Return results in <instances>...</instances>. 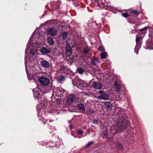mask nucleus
<instances>
[{
  "label": "nucleus",
  "instance_id": "obj_1",
  "mask_svg": "<svg viewBox=\"0 0 153 153\" xmlns=\"http://www.w3.org/2000/svg\"><path fill=\"white\" fill-rule=\"evenodd\" d=\"M72 83L74 85L81 89H82L86 86V83L83 80L79 79L76 78L74 80H72Z\"/></svg>",
  "mask_w": 153,
  "mask_h": 153
},
{
  "label": "nucleus",
  "instance_id": "obj_2",
  "mask_svg": "<svg viewBox=\"0 0 153 153\" xmlns=\"http://www.w3.org/2000/svg\"><path fill=\"white\" fill-rule=\"evenodd\" d=\"M27 76L29 80L33 79L34 81L37 82L38 80L39 81V79L41 77V74L40 73H37L33 74L31 76L27 74Z\"/></svg>",
  "mask_w": 153,
  "mask_h": 153
},
{
  "label": "nucleus",
  "instance_id": "obj_3",
  "mask_svg": "<svg viewBox=\"0 0 153 153\" xmlns=\"http://www.w3.org/2000/svg\"><path fill=\"white\" fill-rule=\"evenodd\" d=\"M39 82L43 86H48L50 83L49 79L45 77L42 76L39 79Z\"/></svg>",
  "mask_w": 153,
  "mask_h": 153
},
{
  "label": "nucleus",
  "instance_id": "obj_4",
  "mask_svg": "<svg viewBox=\"0 0 153 153\" xmlns=\"http://www.w3.org/2000/svg\"><path fill=\"white\" fill-rule=\"evenodd\" d=\"M126 120L125 116H120L119 118L117 123V126H116L118 128H120V127L124 123Z\"/></svg>",
  "mask_w": 153,
  "mask_h": 153
},
{
  "label": "nucleus",
  "instance_id": "obj_5",
  "mask_svg": "<svg viewBox=\"0 0 153 153\" xmlns=\"http://www.w3.org/2000/svg\"><path fill=\"white\" fill-rule=\"evenodd\" d=\"M136 42L137 45L135 47L134 50L135 52L137 54L138 53V51L139 50L141 45L142 39H136Z\"/></svg>",
  "mask_w": 153,
  "mask_h": 153
},
{
  "label": "nucleus",
  "instance_id": "obj_6",
  "mask_svg": "<svg viewBox=\"0 0 153 153\" xmlns=\"http://www.w3.org/2000/svg\"><path fill=\"white\" fill-rule=\"evenodd\" d=\"M66 54L68 56H70L72 53V50L69 44H66L65 47Z\"/></svg>",
  "mask_w": 153,
  "mask_h": 153
},
{
  "label": "nucleus",
  "instance_id": "obj_7",
  "mask_svg": "<svg viewBox=\"0 0 153 153\" xmlns=\"http://www.w3.org/2000/svg\"><path fill=\"white\" fill-rule=\"evenodd\" d=\"M121 129L120 128H118L117 127L113 126L111 127V132L112 134H115L121 131Z\"/></svg>",
  "mask_w": 153,
  "mask_h": 153
},
{
  "label": "nucleus",
  "instance_id": "obj_8",
  "mask_svg": "<svg viewBox=\"0 0 153 153\" xmlns=\"http://www.w3.org/2000/svg\"><path fill=\"white\" fill-rule=\"evenodd\" d=\"M92 86L93 88L96 89H101L102 88V85L97 82H94L92 83Z\"/></svg>",
  "mask_w": 153,
  "mask_h": 153
},
{
  "label": "nucleus",
  "instance_id": "obj_9",
  "mask_svg": "<svg viewBox=\"0 0 153 153\" xmlns=\"http://www.w3.org/2000/svg\"><path fill=\"white\" fill-rule=\"evenodd\" d=\"M48 33L49 35L54 36L56 34L57 31L55 29L51 28L48 30Z\"/></svg>",
  "mask_w": 153,
  "mask_h": 153
},
{
  "label": "nucleus",
  "instance_id": "obj_10",
  "mask_svg": "<svg viewBox=\"0 0 153 153\" xmlns=\"http://www.w3.org/2000/svg\"><path fill=\"white\" fill-rule=\"evenodd\" d=\"M75 99V97L73 94L70 95L68 97L67 100V103L69 104L71 103Z\"/></svg>",
  "mask_w": 153,
  "mask_h": 153
},
{
  "label": "nucleus",
  "instance_id": "obj_11",
  "mask_svg": "<svg viewBox=\"0 0 153 153\" xmlns=\"http://www.w3.org/2000/svg\"><path fill=\"white\" fill-rule=\"evenodd\" d=\"M41 66L44 68H48L50 66V63L47 61L45 60H43L40 62Z\"/></svg>",
  "mask_w": 153,
  "mask_h": 153
},
{
  "label": "nucleus",
  "instance_id": "obj_12",
  "mask_svg": "<svg viewBox=\"0 0 153 153\" xmlns=\"http://www.w3.org/2000/svg\"><path fill=\"white\" fill-rule=\"evenodd\" d=\"M99 99L107 100L109 98V95L107 94H104L102 95L98 96Z\"/></svg>",
  "mask_w": 153,
  "mask_h": 153
},
{
  "label": "nucleus",
  "instance_id": "obj_13",
  "mask_svg": "<svg viewBox=\"0 0 153 153\" xmlns=\"http://www.w3.org/2000/svg\"><path fill=\"white\" fill-rule=\"evenodd\" d=\"M113 86L114 89V91L119 92L120 91L121 86L117 83L116 81L115 82Z\"/></svg>",
  "mask_w": 153,
  "mask_h": 153
},
{
  "label": "nucleus",
  "instance_id": "obj_14",
  "mask_svg": "<svg viewBox=\"0 0 153 153\" xmlns=\"http://www.w3.org/2000/svg\"><path fill=\"white\" fill-rule=\"evenodd\" d=\"M33 94L34 97H36L37 99H38L43 94L42 91L40 90L38 92H34Z\"/></svg>",
  "mask_w": 153,
  "mask_h": 153
},
{
  "label": "nucleus",
  "instance_id": "obj_15",
  "mask_svg": "<svg viewBox=\"0 0 153 153\" xmlns=\"http://www.w3.org/2000/svg\"><path fill=\"white\" fill-rule=\"evenodd\" d=\"M50 52L51 51L49 49H48L45 47H43L41 50V52L43 54H46L49 53H50Z\"/></svg>",
  "mask_w": 153,
  "mask_h": 153
},
{
  "label": "nucleus",
  "instance_id": "obj_16",
  "mask_svg": "<svg viewBox=\"0 0 153 153\" xmlns=\"http://www.w3.org/2000/svg\"><path fill=\"white\" fill-rule=\"evenodd\" d=\"M105 107L108 109H111L112 107V105L111 102L108 101H105L104 103Z\"/></svg>",
  "mask_w": 153,
  "mask_h": 153
},
{
  "label": "nucleus",
  "instance_id": "obj_17",
  "mask_svg": "<svg viewBox=\"0 0 153 153\" xmlns=\"http://www.w3.org/2000/svg\"><path fill=\"white\" fill-rule=\"evenodd\" d=\"M36 54V52L34 51L31 50L30 52V56L29 59L31 61H34V55Z\"/></svg>",
  "mask_w": 153,
  "mask_h": 153
},
{
  "label": "nucleus",
  "instance_id": "obj_18",
  "mask_svg": "<svg viewBox=\"0 0 153 153\" xmlns=\"http://www.w3.org/2000/svg\"><path fill=\"white\" fill-rule=\"evenodd\" d=\"M100 56L102 59H105L107 57V53L105 52H103L100 54Z\"/></svg>",
  "mask_w": 153,
  "mask_h": 153
},
{
  "label": "nucleus",
  "instance_id": "obj_19",
  "mask_svg": "<svg viewBox=\"0 0 153 153\" xmlns=\"http://www.w3.org/2000/svg\"><path fill=\"white\" fill-rule=\"evenodd\" d=\"M65 77L63 76H59L58 78V82L59 83H61L64 80Z\"/></svg>",
  "mask_w": 153,
  "mask_h": 153
},
{
  "label": "nucleus",
  "instance_id": "obj_20",
  "mask_svg": "<svg viewBox=\"0 0 153 153\" xmlns=\"http://www.w3.org/2000/svg\"><path fill=\"white\" fill-rule=\"evenodd\" d=\"M78 107L79 109H81L83 111H85V109L84 105L83 104H78Z\"/></svg>",
  "mask_w": 153,
  "mask_h": 153
},
{
  "label": "nucleus",
  "instance_id": "obj_21",
  "mask_svg": "<svg viewBox=\"0 0 153 153\" xmlns=\"http://www.w3.org/2000/svg\"><path fill=\"white\" fill-rule=\"evenodd\" d=\"M77 71L78 73H79L80 74H82L84 72L83 69L81 67H79L77 69Z\"/></svg>",
  "mask_w": 153,
  "mask_h": 153
},
{
  "label": "nucleus",
  "instance_id": "obj_22",
  "mask_svg": "<svg viewBox=\"0 0 153 153\" xmlns=\"http://www.w3.org/2000/svg\"><path fill=\"white\" fill-rule=\"evenodd\" d=\"M44 36V33L42 32H39L38 34V38H42Z\"/></svg>",
  "mask_w": 153,
  "mask_h": 153
},
{
  "label": "nucleus",
  "instance_id": "obj_23",
  "mask_svg": "<svg viewBox=\"0 0 153 153\" xmlns=\"http://www.w3.org/2000/svg\"><path fill=\"white\" fill-rule=\"evenodd\" d=\"M60 89V88H56V91L57 93H56V95H57V96H61V92L60 91H59V90Z\"/></svg>",
  "mask_w": 153,
  "mask_h": 153
},
{
  "label": "nucleus",
  "instance_id": "obj_24",
  "mask_svg": "<svg viewBox=\"0 0 153 153\" xmlns=\"http://www.w3.org/2000/svg\"><path fill=\"white\" fill-rule=\"evenodd\" d=\"M48 43L51 45H53L54 43V41L53 39H47Z\"/></svg>",
  "mask_w": 153,
  "mask_h": 153
},
{
  "label": "nucleus",
  "instance_id": "obj_25",
  "mask_svg": "<svg viewBox=\"0 0 153 153\" xmlns=\"http://www.w3.org/2000/svg\"><path fill=\"white\" fill-rule=\"evenodd\" d=\"M89 49L88 48H86L84 49L83 50V53H87L89 52Z\"/></svg>",
  "mask_w": 153,
  "mask_h": 153
},
{
  "label": "nucleus",
  "instance_id": "obj_26",
  "mask_svg": "<svg viewBox=\"0 0 153 153\" xmlns=\"http://www.w3.org/2000/svg\"><path fill=\"white\" fill-rule=\"evenodd\" d=\"M68 33L67 32H65L62 33V38H66L67 37Z\"/></svg>",
  "mask_w": 153,
  "mask_h": 153
},
{
  "label": "nucleus",
  "instance_id": "obj_27",
  "mask_svg": "<svg viewBox=\"0 0 153 153\" xmlns=\"http://www.w3.org/2000/svg\"><path fill=\"white\" fill-rule=\"evenodd\" d=\"M147 27H144L143 29L140 30V32L141 33H145L146 32V29H147Z\"/></svg>",
  "mask_w": 153,
  "mask_h": 153
},
{
  "label": "nucleus",
  "instance_id": "obj_28",
  "mask_svg": "<svg viewBox=\"0 0 153 153\" xmlns=\"http://www.w3.org/2000/svg\"><path fill=\"white\" fill-rule=\"evenodd\" d=\"M94 143V141H91V142H88V144L85 147L87 148L89 146H90L91 145Z\"/></svg>",
  "mask_w": 153,
  "mask_h": 153
},
{
  "label": "nucleus",
  "instance_id": "obj_29",
  "mask_svg": "<svg viewBox=\"0 0 153 153\" xmlns=\"http://www.w3.org/2000/svg\"><path fill=\"white\" fill-rule=\"evenodd\" d=\"M27 57H26V53L25 54V70H26V71H27V65H26L27 63V60L26 59Z\"/></svg>",
  "mask_w": 153,
  "mask_h": 153
},
{
  "label": "nucleus",
  "instance_id": "obj_30",
  "mask_svg": "<svg viewBox=\"0 0 153 153\" xmlns=\"http://www.w3.org/2000/svg\"><path fill=\"white\" fill-rule=\"evenodd\" d=\"M99 50L101 52H103L105 51V49H104V48L102 46H100L99 47Z\"/></svg>",
  "mask_w": 153,
  "mask_h": 153
},
{
  "label": "nucleus",
  "instance_id": "obj_31",
  "mask_svg": "<svg viewBox=\"0 0 153 153\" xmlns=\"http://www.w3.org/2000/svg\"><path fill=\"white\" fill-rule=\"evenodd\" d=\"M122 15L125 17H127L128 16V14L127 13H122Z\"/></svg>",
  "mask_w": 153,
  "mask_h": 153
},
{
  "label": "nucleus",
  "instance_id": "obj_32",
  "mask_svg": "<svg viewBox=\"0 0 153 153\" xmlns=\"http://www.w3.org/2000/svg\"><path fill=\"white\" fill-rule=\"evenodd\" d=\"M131 13H134V14L136 15H138L139 14L138 12V11H131Z\"/></svg>",
  "mask_w": 153,
  "mask_h": 153
},
{
  "label": "nucleus",
  "instance_id": "obj_33",
  "mask_svg": "<svg viewBox=\"0 0 153 153\" xmlns=\"http://www.w3.org/2000/svg\"><path fill=\"white\" fill-rule=\"evenodd\" d=\"M38 117L39 118H40V117ZM39 120H42L43 121H44V120L43 119H42V120H41V119L39 118ZM48 120H46L45 121H44V123L45 124H46L47 123H48Z\"/></svg>",
  "mask_w": 153,
  "mask_h": 153
},
{
  "label": "nucleus",
  "instance_id": "obj_34",
  "mask_svg": "<svg viewBox=\"0 0 153 153\" xmlns=\"http://www.w3.org/2000/svg\"><path fill=\"white\" fill-rule=\"evenodd\" d=\"M78 133L79 134L81 135L83 133V131L82 130H79L78 132Z\"/></svg>",
  "mask_w": 153,
  "mask_h": 153
},
{
  "label": "nucleus",
  "instance_id": "obj_35",
  "mask_svg": "<svg viewBox=\"0 0 153 153\" xmlns=\"http://www.w3.org/2000/svg\"><path fill=\"white\" fill-rule=\"evenodd\" d=\"M96 60H92L91 61V63L94 65H96L95 61Z\"/></svg>",
  "mask_w": 153,
  "mask_h": 153
},
{
  "label": "nucleus",
  "instance_id": "obj_36",
  "mask_svg": "<svg viewBox=\"0 0 153 153\" xmlns=\"http://www.w3.org/2000/svg\"><path fill=\"white\" fill-rule=\"evenodd\" d=\"M104 91H99V93L100 94H104Z\"/></svg>",
  "mask_w": 153,
  "mask_h": 153
},
{
  "label": "nucleus",
  "instance_id": "obj_37",
  "mask_svg": "<svg viewBox=\"0 0 153 153\" xmlns=\"http://www.w3.org/2000/svg\"><path fill=\"white\" fill-rule=\"evenodd\" d=\"M68 60H69V61H70L71 62V63H72L73 62V58H69V59H68Z\"/></svg>",
  "mask_w": 153,
  "mask_h": 153
},
{
  "label": "nucleus",
  "instance_id": "obj_38",
  "mask_svg": "<svg viewBox=\"0 0 153 153\" xmlns=\"http://www.w3.org/2000/svg\"><path fill=\"white\" fill-rule=\"evenodd\" d=\"M93 123H96V124H97L98 122L97 120H94L93 121Z\"/></svg>",
  "mask_w": 153,
  "mask_h": 153
},
{
  "label": "nucleus",
  "instance_id": "obj_39",
  "mask_svg": "<svg viewBox=\"0 0 153 153\" xmlns=\"http://www.w3.org/2000/svg\"><path fill=\"white\" fill-rule=\"evenodd\" d=\"M129 122H127V123H126V126H125L124 127V128H126V127L127 126H128L129 125Z\"/></svg>",
  "mask_w": 153,
  "mask_h": 153
},
{
  "label": "nucleus",
  "instance_id": "obj_40",
  "mask_svg": "<svg viewBox=\"0 0 153 153\" xmlns=\"http://www.w3.org/2000/svg\"><path fill=\"white\" fill-rule=\"evenodd\" d=\"M141 38V37H140L138 36H137L136 37V38H137H137Z\"/></svg>",
  "mask_w": 153,
  "mask_h": 153
},
{
  "label": "nucleus",
  "instance_id": "obj_41",
  "mask_svg": "<svg viewBox=\"0 0 153 153\" xmlns=\"http://www.w3.org/2000/svg\"><path fill=\"white\" fill-rule=\"evenodd\" d=\"M48 39H49V38H51L50 36L48 37Z\"/></svg>",
  "mask_w": 153,
  "mask_h": 153
},
{
  "label": "nucleus",
  "instance_id": "obj_42",
  "mask_svg": "<svg viewBox=\"0 0 153 153\" xmlns=\"http://www.w3.org/2000/svg\"><path fill=\"white\" fill-rule=\"evenodd\" d=\"M85 94L86 95H87V94H88V93H85Z\"/></svg>",
  "mask_w": 153,
  "mask_h": 153
},
{
  "label": "nucleus",
  "instance_id": "obj_43",
  "mask_svg": "<svg viewBox=\"0 0 153 153\" xmlns=\"http://www.w3.org/2000/svg\"><path fill=\"white\" fill-rule=\"evenodd\" d=\"M49 121V122H51V121Z\"/></svg>",
  "mask_w": 153,
  "mask_h": 153
},
{
  "label": "nucleus",
  "instance_id": "obj_44",
  "mask_svg": "<svg viewBox=\"0 0 153 153\" xmlns=\"http://www.w3.org/2000/svg\"><path fill=\"white\" fill-rule=\"evenodd\" d=\"M151 49H153V48H151Z\"/></svg>",
  "mask_w": 153,
  "mask_h": 153
}]
</instances>
